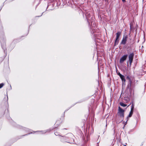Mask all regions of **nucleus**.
Here are the masks:
<instances>
[{
    "label": "nucleus",
    "mask_w": 146,
    "mask_h": 146,
    "mask_svg": "<svg viewBox=\"0 0 146 146\" xmlns=\"http://www.w3.org/2000/svg\"><path fill=\"white\" fill-rule=\"evenodd\" d=\"M127 39V35L124 36L120 44L124 45L125 44L126 42Z\"/></svg>",
    "instance_id": "7ed1b4c3"
},
{
    "label": "nucleus",
    "mask_w": 146,
    "mask_h": 146,
    "mask_svg": "<svg viewBox=\"0 0 146 146\" xmlns=\"http://www.w3.org/2000/svg\"><path fill=\"white\" fill-rule=\"evenodd\" d=\"M54 134H55V135H59L57 133H56V132H55L54 133Z\"/></svg>",
    "instance_id": "dca6fc26"
},
{
    "label": "nucleus",
    "mask_w": 146,
    "mask_h": 146,
    "mask_svg": "<svg viewBox=\"0 0 146 146\" xmlns=\"http://www.w3.org/2000/svg\"><path fill=\"white\" fill-rule=\"evenodd\" d=\"M1 46H2V48H3L4 50L5 49V44H4V46L3 45H2V44H1Z\"/></svg>",
    "instance_id": "4468645a"
},
{
    "label": "nucleus",
    "mask_w": 146,
    "mask_h": 146,
    "mask_svg": "<svg viewBox=\"0 0 146 146\" xmlns=\"http://www.w3.org/2000/svg\"><path fill=\"white\" fill-rule=\"evenodd\" d=\"M124 146H126L125 145H124Z\"/></svg>",
    "instance_id": "aec40b11"
},
{
    "label": "nucleus",
    "mask_w": 146,
    "mask_h": 146,
    "mask_svg": "<svg viewBox=\"0 0 146 146\" xmlns=\"http://www.w3.org/2000/svg\"><path fill=\"white\" fill-rule=\"evenodd\" d=\"M124 110L122 109L120 107H118V112L119 115L121 117H124Z\"/></svg>",
    "instance_id": "f257e3e1"
},
{
    "label": "nucleus",
    "mask_w": 146,
    "mask_h": 146,
    "mask_svg": "<svg viewBox=\"0 0 146 146\" xmlns=\"http://www.w3.org/2000/svg\"><path fill=\"white\" fill-rule=\"evenodd\" d=\"M119 38H116L115 42V45L117 44H118L119 42Z\"/></svg>",
    "instance_id": "6e6552de"
},
{
    "label": "nucleus",
    "mask_w": 146,
    "mask_h": 146,
    "mask_svg": "<svg viewBox=\"0 0 146 146\" xmlns=\"http://www.w3.org/2000/svg\"><path fill=\"white\" fill-rule=\"evenodd\" d=\"M120 105L123 107H125L127 106V105L126 104H125L122 102H120Z\"/></svg>",
    "instance_id": "1a4fd4ad"
},
{
    "label": "nucleus",
    "mask_w": 146,
    "mask_h": 146,
    "mask_svg": "<svg viewBox=\"0 0 146 146\" xmlns=\"http://www.w3.org/2000/svg\"><path fill=\"white\" fill-rule=\"evenodd\" d=\"M74 139H72V141L70 142H68V143H74ZM66 142H68L67 141H66Z\"/></svg>",
    "instance_id": "f8f14e48"
},
{
    "label": "nucleus",
    "mask_w": 146,
    "mask_h": 146,
    "mask_svg": "<svg viewBox=\"0 0 146 146\" xmlns=\"http://www.w3.org/2000/svg\"><path fill=\"white\" fill-rule=\"evenodd\" d=\"M4 84L3 83H1L0 84V88H1L4 86Z\"/></svg>",
    "instance_id": "ddd939ff"
},
{
    "label": "nucleus",
    "mask_w": 146,
    "mask_h": 146,
    "mask_svg": "<svg viewBox=\"0 0 146 146\" xmlns=\"http://www.w3.org/2000/svg\"><path fill=\"white\" fill-rule=\"evenodd\" d=\"M122 1L123 2H125V0H122Z\"/></svg>",
    "instance_id": "f3484780"
},
{
    "label": "nucleus",
    "mask_w": 146,
    "mask_h": 146,
    "mask_svg": "<svg viewBox=\"0 0 146 146\" xmlns=\"http://www.w3.org/2000/svg\"><path fill=\"white\" fill-rule=\"evenodd\" d=\"M134 108V106L133 104H132V105H131V110L133 111Z\"/></svg>",
    "instance_id": "9b49d317"
},
{
    "label": "nucleus",
    "mask_w": 146,
    "mask_h": 146,
    "mask_svg": "<svg viewBox=\"0 0 146 146\" xmlns=\"http://www.w3.org/2000/svg\"><path fill=\"white\" fill-rule=\"evenodd\" d=\"M47 131H41L40 132H42V133H45Z\"/></svg>",
    "instance_id": "2eb2a0df"
},
{
    "label": "nucleus",
    "mask_w": 146,
    "mask_h": 146,
    "mask_svg": "<svg viewBox=\"0 0 146 146\" xmlns=\"http://www.w3.org/2000/svg\"><path fill=\"white\" fill-rule=\"evenodd\" d=\"M120 74H120V73H118V75H119H119H120Z\"/></svg>",
    "instance_id": "6ab92c4d"
},
{
    "label": "nucleus",
    "mask_w": 146,
    "mask_h": 146,
    "mask_svg": "<svg viewBox=\"0 0 146 146\" xmlns=\"http://www.w3.org/2000/svg\"><path fill=\"white\" fill-rule=\"evenodd\" d=\"M133 111L131 110L129 115H128V116H127V119L126 121V122L125 123V124L124 125H126V124L127 123V121L128 120V118L129 117H131L132 116V115L133 114Z\"/></svg>",
    "instance_id": "39448f33"
},
{
    "label": "nucleus",
    "mask_w": 146,
    "mask_h": 146,
    "mask_svg": "<svg viewBox=\"0 0 146 146\" xmlns=\"http://www.w3.org/2000/svg\"><path fill=\"white\" fill-rule=\"evenodd\" d=\"M121 34V33L120 32H118L116 34V37L117 38H119V36Z\"/></svg>",
    "instance_id": "0eeeda50"
},
{
    "label": "nucleus",
    "mask_w": 146,
    "mask_h": 146,
    "mask_svg": "<svg viewBox=\"0 0 146 146\" xmlns=\"http://www.w3.org/2000/svg\"><path fill=\"white\" fill-rule=\"evenodd\" d=\"M119 76L121 78L123 82V84L124 82H125V78L124 76L122 74H120L119 75Z\"/></svg>",
    "instance_id": "423d86ee"
},
{
    "label": "nucleus",
    "mask_w": 146,
    "mask_h": 146,
    "mask_svg": "<svg viewBox=\"0 0 146 146\" xmlns=\"http://www.w3.org/2000/svg\"><path fill=\"white\" fill-rule=\"evenodd\" d=\"M1 9H0V11L1 10Z\"/></svg>",
    "instance_id": "412c9836"
},
{
    "label": "nucleus",
    "mask_w": 146,
    "mask_h": 146,
    "mask_svg": "<svg viewBox=\"0 0 146 146\" xmlns=\"http://www.w3.org/2000/svg\"><path fill=\"white\" fill-rule=\"evenodd\" d=\"M127 57V55H124L120 59V63H122L125 61Z\"/></svg>",
    "instance_id": "20e7f679"
},
{
    "label": "nucleus",
    "mask_w": 146,
    "mask_h": 146,
    "mask_svg": "<svg viewBox=\"0 0 146 146\" xmlns=\"http://www.w3.org/2000/svg\"><path fill=\"white\" fill-rule=\"evenodd\" d=\"M134 54L133 53L130 54L129 56V61L131 65L133 62Z\"/></svg>",
    "instance_id": "f03ea898"
},
{
    "label": "nucleus",
    "mask_w": 146,
    "mask_h": 146,
    "mask_svg": "<svg viewBox=\"0 0 146 146\" xmlns=\"http://www.w3.org/2000/svg\"><path fill=\"white\" fill-rule=\"evenodd\" d=\"M127 79H129V76H127Z\"/></svg>",
    "instance_id": "a211bd4d"
},
{
    "label": "nucleus",
    "mask_w": 146,
    "mask_h": 146,
    "mask_svg": "<svg viewBox=\"0 0 146 146\" xmlns=\"http://www.w3.org/2000/svg\"><path fill=\"white\" fill-rule=\"evenodd\" d=\"M61 141L62 142L64 141V140L66 139V137L62 136H61Z\"/></svg>",
    "instance_id": "9d476101"
}]
</instances>
